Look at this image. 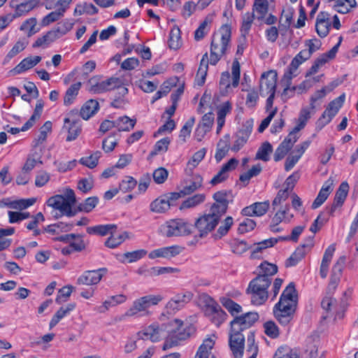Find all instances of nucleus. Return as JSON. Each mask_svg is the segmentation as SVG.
I'll return each instance as SVG.
<instances>
[{"label":"nucleus","mask_w":358,"mask_h":358,"mask_svg":"<svg viewBox=\"0 0 358 358\" xmlns=\"http://www.w3.org/2000/svg\"><path fill=\"white\" fill-rule=\"evenodd\" d=\"M41 61V57L40 56H34V57H28L22 59L13 70L15 73H21L24 71H26L36 64H38Z\"/></svg>","instance_id":"31"},{"label":"nucleus","mask_w":358,"mask_h":358,"mask_svg":"<svg viewBox=\"0 0 358 358\" xmlns=\"http://www.w3.org/2000/svg\"><path fill=\"white\" fill-rule=\"evenodd\" d=\"M162 300L160 295H145L135 299L131 307L125 312L124 316L128 317H138L150 314L149 308L152 306L157 305Z\"/></svg>","instance_id":"5"},{"label":"nucleus","mask_w":358,"mask_h":358,"mask_svg":"<svg viewBox=\"0 0 358 358\" xmlns=\"http://www.w3.org/2000/svg\"><path fill=\"white\" fill-rule=\"evenodd\" d=\"M231 251L236 255H242L248 250L250 249L248 244L241 240L234 239L230 243Z\"/></svg>","instance_id":"59"},{"label":"nucleus","mask_w":358,"mask_h":358,"mask_svg":"<svg viewBox=\"0 0 358 358\" xmlns=\"http://www.w3.org/2000/svg\"><path fill=\"white\" fill-rule=\"evenodd\" d=\"M313 246V237H309L305 243L301 244L293 254L287 259L286 266L296 265L310 250Z\"/></svg>","instance_id":"14"},{"label":"nucleus","mask_w":358,"mask_h":358,"mask_svg":"<svg viewBox=\"0 0 358 358\" xmlns=\"http://www.w3.org/2000/svg\"><path fill=\"white\" fill-rule=\"evenodd\" d=\"M180 252L181 250L179 246L172 245L154 250L149 253L148 257L151 259L159 257L171 259L180 254Z\"/></svg>","instance_id":"23"},{"label":"nucleus","mask_w":358,"mask_h":358,"mask_svg":"<svg viewBox=\"0 0 358 358\" xmlns=\"http://www.w3.org/2000/svg\"><path fill=\"white\" fill-rule=\"evenodd\" d=\"M259 268L260 271L258 275H264L266 278H271L270 276L275 275L278 272L277 266L267 262L262 263Z\"/></svg>","instance_id":"58"},{"label":"nucleus","mask_w":358,"mask_h":358,"mask_svg":"<svg viewBox=\"0 0 358 358\" xmlns=\"http://www.w3.org/2000/svg\"><path fill=\"white\" fill-rule=\"evenodd\" d=\"M230 136L226 134L220 138L217 144V150L215 158L217 162H220L231 149L229 146Z\"/></svg>","instance_id":"34"},{"label":"nucleus","mask_w":358,"mask_h":358,"mask_svg":"<svg viewBox=\"0 0 358 358\" xmlns=\"http://www.w3.org/2000/svg\"><path fill=\"white\" fill-rule=\"evenodd\" d=\"M273 358H299V356L296 352L287 348L280 347L276 350Z\"/></svg>","instance_id":"64"},{"label":"nucleus","mask_w":358,"mask_h":358,"mask_svg":"<svg viewBox=\"0 0 358 358\" xmlns=\"http://www.w3.org/2000/svg\"><path fill=\"white\" fill-rule=\"evenodd\" d=\"M116 228L117 226L113 224H100L87 227V232L89 234H94L103 236L108 234H112V231H115Z\"/></svg>","instance_id":"37"},{"label":"nucleus","mask_w":358,"mask_h":358,"mask_svg":"<svg viewBox=\"0 0 358 358\" xmlns=\"http://www.w3.org/2000/svg\"><path fill=\"white\" fill-rule=\"evenodd\" d=\"M52 122L50 121L45 122L40 129L38 137L35 139L36 145L41 144L45 141L47 135L52 130Z\"/></svg>","instance_id":"62"},{"label":"nucleus","mask_w":358,"mask_h":358,"mask_svg":"<svg viewBox=\"0 0 358 358\" xmlns=\"http://www.w3.org/2000/svg\"><path fill=\"white\" fill-rule=\"evenodd\" d=\"M238 161L235 158H231L229 162L224 164L220 171L211 179L210 184L216 185L224 182L229 176V172L234 170L238 165Z\"/></svg>","instance_id":"22"},{"label":"nucleus","mask_w":358,"mask_h":358,"mask_svg":"<svg viewBox=\"0 0 358 358\" xmlns=\"http://www.w3.org/2000/svg\"><path fill=\"white\" fill-rule=\"evenodd\" d=\"M213 198L216 203L211 206L210 210L222 216L226 213L228 206L227 194L224 192H217L214 194Z\"/></svg>","instance_id":"29"},{"label":"nucleus","mask_w":358,"mask_h":358,"mask_svg":"<svg viewBox=\"0 0 358 358\" xmlns=\"http://www.w3.org/2000/svg\"><path fill=\"white\" fill-rule=\"evenodd\" d=\"M240 74V64L237 60H235L232 63L231 76L228 71L222 73L220 80V87L226 90L230 87H236L239 84Z\"/></svg>","instance_id":"12"},{"label":"nucleus","mask_w":358,"mask_h":358,"mask_svg":"<svg viewBox=\"0 0 358 358\" xmlns=\"http://www.w3.org/2000/svg\"><path fill=\"white\" fill-rule=\"evenodd\" d=\"M334 180L330 178L326 180L312 204V208H319L328 198L333 190Z\"/></svg>","instance_id":"28"},{"label":"nucleus","mask_w":358,"mask_h":358,"mask_svg":"<svg viewBox=\"0 0 358 358\" xmlns=\"http://www.w3.org/2000/svg\"><path fill=\"white\" fill-rule=\"evenodd\" d=\"M277 85V73L274 71L264 72L259 81V92L262 96L275 94Z\"/></svg>","instance_id":"11"},{"label":"nucleus","mask_w":358,"mask_h":358,"mask_svg":"<svg viewBox=\"0 0 358 358\" xmlns=\"http://www.w3.org/2000/svg\"><path fill=\"white\" fill-rule=\"evenodd\" d=\"M136 123V119H131L127 116L120 117L115 120L116 128L120 131H129L131 130Z\"/></svg>","instance_id":"45"},{"label":"nucleus","mask_w":358,"mask_h":358,"mask_svg":"<svg viewBox=\"0 0 358 358\" xmlns=\"http://www.w3.org/2000/svg\"><path fill=\"white\" fill-rule=\"evenodd\" d=\"M259 319L257 312H248L239 316H236L230 322V327L234 331L241 332L251 327Z\"/></svg>","instance_id":"10"},{"label":"nucleus","mask_w":358,"mask_h":358,"mask_svg":"<svg viewBox=\"0 0 358 358\" xmlns=\"http://www.w3.org/2000/svg\"><path fill=\"white\" fill-rule=\"evenodd\" d=\"M37 20L36 17H30L27 19L21 24L20 30L27 33V36L30 37L36 34L39 29L36 28Z\"/></svg>","instance_id":"48"},{"label":"nucleus","mask_w":358,"mask_h":358,"mask_svg":"<svg viewBox=\"0 0 358 358\" xmlns=\"http://www.w3.org/2000/svg\"><path fill=\"white\" fill-rule=\"evenodd\" d=\"M336 247L334 244L330 245L325 250L320 265V274L322 278L327 276L329 266L332 259Z\"/></svg>","instance_id":"30"},{"label":"nucleus","mask_w":358,"mask_h":358,"mask_svg":"<svg viewBox=\"0 0 358 358\" xmlns=\"http://www.w3.org/2000/svg\"><path fill=\"white\" fill-rule=\"evenodd\" d=\"M349 191V185L347 182H343L337 189L334 202L329 208H327V211L330 215H333L336 209L343 206L346 199Z\"/></svg>","instance_id":"21"},{"label":"nucleus","mask_w":358,"mask_h":358,"mask_svg":"<svg viewBox=\"0 0 358 358\" xmlns=\"http://www.w3.org/2000/svg\"><path fill=\"white\" fill-rule=\"evenodd\" d=\"M76 203V195L71 189H66L63 195L57 194L52 196L46 201L48 206L59 210L62 215H66L69 217H73L76 214V210H73V206Z\"/></svg>","instance_id":"3"},{"label":"nucleus","mask_w":358,"mask_h":358,"mask_svg":"<svg viewBox=\"0 0 358 358\" xmlns=\"http://www.w3.org/2000/svg\"><path fill=\"white\" fill-rule=\"evenodd\" d=\"M289 206L286 204L285 206L280 207L275 213L271 220L270 229L273 232L280 231V229L278 225L281 222H289L293 217V215L289 213Z\"/></svg>","instance_id":"18"},{"label":"nucleus","mask_w":358,"mask_h":358,"mask_svg":"<svg viewBox=\"0 0 358 358\" xmlns=\"http://www.w3.org/2000/svg\"><path fill=\"white\" fill-rule=\"evenodd\" d=\"M255 15L253 13H246L242 17V24L241 27V33L243 37L248 35Z\"/></svg>","instance_id":"51"},{"label":"nucleus","mask_w":358,"mask_h":358,"mask_svg":"<svg viewBox=\"0 0 358 358\" xmlns=\"http://www.w3.org/2000/svg\"><path fill=\"white\" fill-rule=\"evenodd\" d=\"M268 10V3L267 0H255L252 6V12L256 13V18L262 20L266 15Z\"/></svg>","instance_id":"38"},{"label":"nucleus","mask_w":358,"mask_h":358,"mask_svg":"<svg viewBox=\"0 0 358 358\" xmlns=\"http://www.w3.org/2000/svg\"><path fill=\"white\" fill-rule=\"evenodd\" d=\"M215 336H211L205 338L196 353L194 358H215L212 350L215 344Z\"/></svg>","instance_id":"24"},{"label":"nucleus","mask_w":358,"mask_h":358,"mask_svg":"<svg viewBox=\"0 0 358 358\" xmlns=\"http://www.w3.org/2000/svg\"><path fill=\"white\" fill-rule=\"evenodd\" d=\"M206 199L204 194H197L191 197L187 198L180 205V209L184 210L187 208H193L203 203Z\"/></svg>","instance_id":"42"},{"label":"nucleus","mask_w":358,"mask_h":358,"mask_svg":"<svg viewBox=\"0 0 358 358\" xmlns=\"http://www.w3.org/2000/svg\"><path fill=\"white\" fill-rule=\"evenodd\" d=\"M297 306V295L294 285L291 282L283 291L279 301L275 305L273 309L285 310L294 314Z\"/></svg>","instance_id":"7"},{"label":"nucleus","mask_w":358,"mask_h":358,"mask_svg":"<svg viewBox=\"0 0 358 358\" xmlns=\"http://www.w3.org/2000/svg\"><path fill=\"white\" fill-rule=\"evenodd\" d=\"M106 268L86 271L77 280L79 285H97L106 273Z\"/></svg>","instance_id":"19"},{"label":"nucleus","mask_w":358,"mask_h":358,"mask_svg":"<svg viewBox=\"0 0 358 358\" xmlns=\"http://www.w3.org/2000/svg\"><path fill=\"white\" fill-rule=\"evenodd\" d=\"M203 301L204 313L209 317L214 313H216V311L221 308L220 306L209 296H204Z\"/></svg>","instance_id":"46"},{"label":"nucleus","mask_w":358,"mask_h":358,"mask_svg":"<svg viewBox=\"0 0 358 358\" xmlns=\"http://www.w3.org/2000/svg\"><path fill=\"white\" fill-rule=\"evenodd\" d=\"M192 298V294L189 292L176 295L166 304L165 313L171 315L175 314L176 312L183 308L185 306L191 301Z\"/></svg>","instance_id":"13"},{"label":"nucleus","mask_w":358,"mask_h":358,"mask_svg":"<svg viewBox=\"0 0 358 358\" xmlns=\"http://www.w3.org/2000/svg\"><path fill=\"white\" fill-rule=\"evenodd\" d=\"M28 42L24 38L17 41L5 57L3 64L8 62L13 57L24 50Z\"/></svg>","instance_id":"49"},{"label":"nucleus","mask_w":358,"mask_h":358,"mask_svg":"<svg viewBox=\"0 0 358 358\" xmlns=\"http://www.w3.org/2000/svg\"><path fill=\"white\" fill-rule=\"evenodd\" d=\"M136 180L131 177L126 176L120 183L119 189L121 192L125 193L133 189L136 185Z\"/></svg>","instance_id":"63"},{"label":"nucleus","mask_w":358,"mask_h":358,"mask_svg":"<svg viewBox=\"0 0 358 358\" xmlns=\"http://www.w3.org/2000/svg\"><path fill=\"white\" fill-rule=\"evenodd\" d=\"M270 203L268 201L264 202H257L242 210L243 215L245 216H262L268 210Z\"/></svg>","instance_id":"26"},{"label":"nucleus","mask_w":358,"mask_h":358,"mask_svg":"<svg viewBox=\"0 0 358 358\" xmlns=\"http://www.w3.org/2000/svg\"><path fill=\"white\" fill-rule=\"evenodd\" d=\"M208 67V53L206 52L201 60L200 66L196 74L195 79V83L198 86H202L206 80V76L207 74Z\"/></svg>","instance_id":"36"},{"label":"nucleus","mask_w":358,"mask_h":358,"mask_svg":"<svg viewBox=\"0 0 358 358\" xmlns=\"http://www.w3.org/2000/svg\"><path fill=\"white\" fill-rule=\"evenodd\" d=\"M194 331V327H183L182 321L176 319L168 323L153 322L139 331L138 336L152 342L164 339L162 349L166 350L178 345L182 341L188 338Z\"/></svg>","instance_id":"1"},{"label":"nucleus","mask_w":358,"mask_h":358,"mask_svg":"<svg viewBox=\"0 0 358 358\" xmlns=\"http://www.w3.org/2000/svg\"><path fill=\"white\" fill-rule=\"evenodd\" d=\"M99 103L94 99L88 100L80 109V116L84 120L90 119L99 109Z\"/></svg>","instance_id":"35"},{"label":"nucleus","mask_w":358,"mask_h":358,"mask_svg":"<svg viewBox=\"0 0 358 358\" xmlns=\"http://www.w3.org/2000/svg\"><path fill=\"white\" fill-rule=\"evenodd\" d=\"M273 313L277 320L282 325H287L293 319L294 314L287 312L285 310H275L273 309Z\"/></svg>","instance_id":"60"},{"label":"nucleus","mask_w":358,"mask_h":358,"mask_svg":"<svg viewBox=\"0 0 358 358\" xmlns=\"http://www.w3.org/2000/svg\"><path fill=\"white\" fill-rule=\"evenodd\" d=\"M74 308L75 305L73 303H70L67 305L66 307L60 308L51 319L49 324L50 329H52L55 326H56L59 323V322L62 318H64L67 314H69L71 311H72L74 309Z\"/></svg>","instance_id":"43"},{"label":"nucleus","mask_w":358,"mask_h":358,"mask_svg":"<svg viewBox=\"0 0 358 358\" xmlns=\"http://www.w3.org/2000/svg\"><path fill=\"white\" fill-rule=\"evenodd\" d=\"M310 117L311 112L310 109L308 108H302L300 111L298 118V124L291 132H293L296 135L297 132H299L306 126V122L310 118Z\"/></svg>","instance_id":"53"},{"label":"nucleus","mask_w":358,"mask_h":358,"mask_svg":"<svg viewBox=\"0 0 358 358\" xmlns=\"http://www.w3.org/2000/svg\"><path fill=\"white\" fill-rule=\"evenodd\" d=\"M229 347L235 358H241L243 355L245 338L241 332L234 331L230 328Z\"/></svg>","instance_id":"15"},{"label":"nucleus","mask_w":358,"mask_h":358,"mask_svg":"<svg viewBox=\"0 0 358 358\" xmlns=\"http://www.w3.org/2000/svg\"><path fill=\"white\" fill-rule=\"evenodd\" d=\"M159 230L165 237L188 236L192 233V225L183 219H172L162 224Z\"/></svg>","instance_id":"6"},{"label":"nucleus","mask_w":358,"mask_h":358,"mask_svg":"<svg viewBox=\"0 0 358 358\" xmlns=\"http://www.w3.org/2000/svg\"><path fill=\"white\" fill-rule=\"evenodd\" d=\"M43 101L41 99L38 100L33 115L31 116L29 120L22 126V131H27L33 127L36 120L40 118L43 112Z\"/></svg>","instance_id":"40"},{"label":"nucleus","mask_w":358,"mask_h":358,"mask_svg":"<svg viewBox=\"0 0 358 358\" xmlns=\"http://www.w3.org/2000/svg\"><path fill=\"white\" fill-rule=\"evenodd\" d=\"M356 6L357 2L355 0H337L334 6V8L338 13L346 14Z\"/></svg>","instance_id":"47"},{"label":"nucleus","mask_w":358,"mask_h":358,"mask_svg":"<svg viewBox=\"0 0 358 358\" xmlns=\"http://www.w3.org/2000/svg\"><path fill=\"white\" fill-rule=\"evenodd\" d=\"M298 137L293 132H290L284 141L279 145L275 151L273 159L275 162H279L287 154L296 142Z\"/></svg>","instance_id":"20"},{"label":"nucleus","mask_w":358,"mask_h":358,"mask_svg":"<svg viewBox=\"0 0 358 358\" xmlns=\"http://www.w3.org/2000/svg\"><path fill=\"white\" fill-rule=\"evenodd\" d=\"M171 205L167 195H164L152 201L150 205V209L153 213H164L170 208Z\"/></svg>","instance_id":"32"},{"label":"nucleus","mask_w":358,"mask_h":358,"mask_svg":"<svg viewBox=\"0 0 358 358\" xmlns=\"http://www.w3.org/2000/svg\"><path fill=\"white\" fill-rule=\"evenodd\" d=\"M222 216L211 211L196 219L194 227L197 229L201 238L206 236L208 233L214 230Z\"/></svg>","instance_id":"8"},{"label":"nucleus","mask_w":358,"mask_h":358,"mask_svg":"<svg viewBox=\"0 0 358 358\" xmlns=\"http://www.w3.org/2000/svg\"><path fill=\"white\" fill-rule=\"evenodd\" d=\"M345 99V94H342L328 104L326 109L316 122V128L317 129H322L331 121L334 117H335L338 113L340 108L343 106Z\"/></svg>","instance_id":"9"},{"label":"nucleus","mask_w":358,"mask_h":358,"mask_svg":"<svg viewBox=\"0 0 358 358\" xmlns=\"http://www.w3.org/2000/svg\"><path fill=\"white\" fill-rule=\"evenodd\" d=\"M43 162L39 155L36 152L30 153L22 166V169L30 173L38 164H42Z\"/></svg>","instance_id":"50"},{"label":"nucleus","mask_w":358,"mask_h":358,"mask_svg":"<svg viewBox=\"0 0 358 358\" xmlns=\"http://www.w3.org/2000/svg\"><path fill=\"white\" fill-rule=\"evenodd\" d=\"M297 69H292V63H290L288 70L285 73L283 78L282 79V82L285 84V87L283 90L282 95H287L290 90V86L292 84V80L294 77H295L296 71Z\"/></svg>","instance_id":"56"},{"label":"nucleus","mask_w":358,"mask_h":358,"mask_svg":"<svg viewBox=\"0 0 358 358\" xmlns=\"http://www.w3.org/2000/svg\"><path fill=\"white\" fill-rule=\"evenodd\" d=\"M36 6V0H29L28 1L23 2L17 5L13 17L16 18L25 15L31 10H33Z\"/></svg>","instance_id":"41"},{"label":"nucleus","mask_w":358,"mask_h":358,"mask_svg":"<svg viewBox=\"0 0 358 358\" xmlns=\"http://www.w3.org/2000/svg\"><path fill=\"white\" fill-rule=\"evenodd\" d=\"M111 236L106 241V245L110 248H115L120 245L126 238H128V233L123 232L120 234H115L113 231L110 234Z\"/></svg>","instance_id":"55"},{"label":"nucleus","mask_w":358,"mask_h":358,"mask_svg":"<svg viewBox=\"0 0 358 358\" xmlns=\"http://www.w3.org/2000/svg\"><path fill=\"white\" fill-rule=\"evenodd\" d=\"M273 151L272 145L268 142H264L258 149L256 154V159H260L264 162L269 160V155Z\"/></svg>","instance_id":"57"},{"label":"nucleus","mask_w":358,"mask_h":358,"mask_svg":"<svg viewBox=\"0 0 358 358\" xmlns=\"http://www.w3.org/2000/svg\"><path fill=\"white\" fill-rule=\"evenodd\" d=\"M101 156L100 151H95L92 153L90 156L83 157L80 159L79 162L90 169L96 167L98 164L99 159Z\"/></svg>","instance_id":"54"},{"label":"nucleus","mask_w":358,"mask_h":358,"mask_svg":"<svg viewBox=\"0 0 358 358\" xmlns=\"http://www.w3.org/2000/svg\"><path fill=\"white\" fill-rule=\"evenodd\" d=\"M345 263V257L342 256L339 257V259L334 265L331 271L330 281L327 289V294H333L334 291L336 290L340 281V278L341 276L343 268Z\"/></svg>","instance_id":"17"},{"label":"nucleus","mask_w":358,"mask_h":358,"mask_svg":"<svg viewBox=\"0 0 358 358\" xmlns=\"http://www.w3.org/2000/svg\"><path fill=\"white\" fill-rule=\"evenodd\" d=\"M222 306L228 310V312L234 317L242 312V307L232 299L228 297H222L220 299Z\"/></svg>","instance_id":"44"},{"label":"nucleus","mask_w":358,"mask_h":358,"mask_svg":"<svg viewBox=\"0 0 358 358\" xmlns=\"http://www.w3.org/2000/svg\"><path fill=\"white\" fill-rule=\"evenodd\" d=\"M278 240L275 238H271L257 243H255L252 247H250L251 258H259V253L262 252L264 250L268 248L273 247L278 243Z\"/></svg>","instance_id":"33"},{"label":"nucleus","mask_w":358,"mask_h":358,"mask_svg":"<svg viewBox=\"0 0 358 358\" xmlns=\"http://www.w3.org/2000/svg\"><path fill=\"white\" fill-rule=\"evenodd\" d=\"M99 198L97 196H92L86 199L84 202L80 203L78 206L80 211L89 213L91 212L97 205Z\"/></svg>","instance_id":"61"},{"label":"nucleus","mask_w":358,"mask_h":358,"mask_svg":"<svg viewBox=\"0 0 358 358\" xmlns=\"http://www.w3.org/2000/svg\"><path fill=\"white\" fill-rule=\"evenodd\" d=\"M331 20L329 15L322 12L318 14L315 24V29L317 34L320 37H325L329 32Z\"/></svg>","instance_id":"25"},{"label":"nucleus","mask_w":358,"mask_h":358,"mask_svg":"<svg viewBox=\"0 0 358 358\" xmlns=\"http://www.w3.org/2000/svg\"><path fill=\"white\" fill-rule=\"evenodd\" d=\"M81 86L82 83L80 82H78L71 85L66 90L64 96V104L65 106H70L74 102L78 94Z\"/></svg>","instance_id":"39"},{"label":"nucleus","mask_w":358,"mask_h":358,"mask_svg":"<svg viewBox=\"0 0 358 358\" xmlns=\"http://www.w3.org/2000/svg\"><path fill=\"white\" fill-rule=\"evenodd\" d=\"M252 128L249 127L238 130L234 136V141L231 147V150L234 152H238L247 143Z\"/></svg>","instance_id":"27"},{"label":"nucleus","mask_w":358,"mask_h":358,"mask_svg":"<svg viewBox=\"0 0 358 358\" xmlns=\"http://www.w3.org/2000/svg\"><path fill=\"white\" fill-rule=\"evenodd\" d=\"M181 45L180 30L178 27H174L170 31L169 46L171 49L178 50Z\"/></svg>","instance_id":"52"},{"label":"nucleus","mask_w":358,"mask_h":358,"mask_svg":"<svg viewBox=\"0 0 358 358\" xmlns=\"http://www.w3.org/2000/svg\"><path fill=\"white\" fill-rule=\"evenodd\" d=\"M345 263V257L342 256L339 257V259L334 265L331 271L330 281L327 289V294H333L334 291L336 290L340 281V278L341 276L343 268Z\"/></svg>","instance_id":"16"},{"label":"nucleus","mask_w":358,"mask_h":358,"mask_svg":"<svg viewBox=\"0 0 358 358\" xmlns=\"http://www.w3.org/2000/svg\"><path fill=\"white\" fill-rule=\"evenodd\" d=\"M231 31L228 24H224L215 33L210 44L209 63L215 65L226 54L231 39Z\"/></svg>","instance_id":"2"},{"label":"nucleus","mask_w":358,"mask_h":358,"mask_svg":"<svg viewBox=\"0 0 358 358\" xmlns=\"http://www.w3.org/2000/svg\"><path fill=\"white\" fill-rule=\"evenodd\" d=\"M271 283V278L264 275H257L250 281L247 289L250 295L251 303L255 306H260L268 299V288Z\"/></svg>","instance_id":"4"}]
</instances>
